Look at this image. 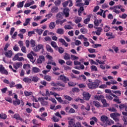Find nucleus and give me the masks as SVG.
I'll return each mask as SVG.
<instances>
[{
	"label": "nucleus",
	"instance_id": "obj_26",
	"mask_svg": "<svg viewBox=\"0 0 127 127\" xmlns=\"http://www.w3.org/2000/svg\"><path fill=\"white\" fill-rule=\"evenodd\" d=\"M55 26H56V24L54 22H52L49 24V28L50 29H54V28H55Z\"/></svg>",
	"mask_w": 127,
	"mask_h": 127
},
{
	"label": "nucleus",
	"instance_id": "obj_45",
	"mask_svg": "<svg viewBox=\"0 0 127 127\" xmlns=\"http://www.w3.org/2000/svg\"><path fill=\"white\" fill-rule=\"evenodd\" d=\"M90 69L91 71H98V68H97V66H96V65H92L90 67Z\"/></svg>",
	"mask_w": 127,
	"mask_h": 127
},
{
	"label": "nucleus",
	"instance_id": "obj_39",
	"mask_svg": "<svg viewBox=\"0 0 127 127\" xmlns=\"http://www.w3.org/2000/svg\"><path fill=\"white\" fill-rule=\"evenodd\" d=\"M82 21V18L80 17H77L76 19L75 20V23H79Z\"/></svg>",
	"mask_w": 127,
	"mask_h": 127
},
{
	"label": "nucleus",
	"instance_id": "obj_13",
	"mask_svg": "<svg viewBox=\"0 0 127 127\" xmlns=\"http://www.w3.org/2000/svg\"><path fill=\"white\" fill-rule=\"evenodd\" d=\"M59 40L61 42V43L63 45H64V46H65V47H68V46L69 45V44L67 43L66 41H65V40H64V39L61 38V39H59Z\"/></svg>",
	"mask_w": 127,
	"mask_h": 127
},
{
	"label": "nucleus",
	"instance_id": "obj_51",
	"mask_svg": "<svg viewBox=\"0 0 127 127\" xmlns=\"http://www.w3.org/2000/svg\"><path fill=\"white\" fill-rule=\"evenodd\" d=\"M71 60H78L79 59V58H78V57L74 55H71Z\"/></svg>",
	"mask_w": 127,
	"mask_h": 127
},
{
	"label": "nucleus",
	"instance_id": "obj_15",
	"mask_svg": "<svg viewBox=\"0 0 127 127\" xmlns=\"http://www.w3.org/2000/svg\"><path fill=\"white\" fill-rule=\"evenodd\" d=\"M95 99H96V100H98V101H103V100L105 99V96H104L103 95H99V96H95Z\"/></svg>",
	"mask_w": 127,
	"mask_h": 127
},
{
	"label": "nucleus",
	"instance_id": "obj_54",
	"mask_svg": "<svg viewBox=\"0 0 127 127\" xmlns=\"http://www.w3.org/2000/svg\"><path fill=\"white\" fill-rule=\"evenodd\" d=\"M31 47H34L35 46V41L33 40H31L30 42Z\"/></svg>",
	"mask_w": 127,
	"mask_h": 127
},
{
	"label": "nucleus",
	"instance_id": "obj_61",
	"mask_svg": "<svg viewBox=\"0 0 127 127\" xmlns=\"http://www.w3.org/2000/svg\"><path fill=\"white\" fill-rule=\"evenodd\" d=\"M6 91H7V87H5V88L1 89L2 94H5V93H6Z\"/></svg>",
	"mask_w": 127,
	"mask_h": 127
},
{
	"label": "nucleus",
	"instance_id": "obj_21",
	"mask_svg": "<svg viewBox=\"0 0 127 127\" xmlns=\"http://www.w3.org/2000/svg\"><path fill=\"white\" fill-rule=\"evenodd\" d=\"M93 104L94 105V106H95V107H96V108H101V104L100 103V102H98L97 101H94L93 102Z\"/></svg>",
	"mask_w": 127,
	"mask_h": 127
},
{
	"label": "nucleus",
	"instance_id": "obj_1",
	"mask_svg": "<svg viewBox=\"0 0 127 127\" xmlns=\"http://www.w3.org/2000/svg\"><path fill=\"white\" fill-rule=\"evenodd\" d=\"M100 84H102V81L99 79H96L93 82L88 83L87 86L90 90H95V89L99 88Z\"/></svg>",
	"mask_w": 127,
	"mask_h": 127
},
{
	"label": "nucleus",
	"instance_id": "obj_48",
	"mask_svg": "<svg viewBox=\"0 0 127 127\" xmlns=\"http://www.w3.org/2000/svg\"><path fill=\"white\" fill-rule=\"evenodd\" d=\"M114 102H117V104H121L122 102L120 101V99H119V97H116L113 99Z\"/></svg>",
	"mask_w": 127,
	"mask_h": 127
},
{
	"label": "nucleus",
	"instance_id": "obj_16",
	"mask_svg": "<svg viewBox=\"0 0 127 127\" xmlns=\"http://www.w3.org/2000/svg\"><path fill=\"white\" fill-rule=\"evenodd\" d=\"M12 104L14 106H18L19 105H20V100L19 99L13 100Z\"/></svg>",
	"mask_w": 127,
	"mask_h": 127
},
{
	"label": "nucleus",
	"instance_id": "obj_62",
	"mask_svg": "<svg viewBox=\"0 0 127 127\" xmlns=\"http://www.w3.org/2000/svg\"><path fill=\"white\" fill-rule=\"evenodd\" d=\"M14 51H18L19 50V48L17 46V45H15L13 48Z\"/></svg>",
	"mask_w": 127,
	"mask_h": 127
},
{
	"label": "nucleus",
	"instance_id": "obj_52",
	"mask_svg": "<svg viewBox=\"0 0 127 127\" xmlns=\"http://www.w3.org/2000/svg\"><path fill=\"white\" fill-rule=\"evenodd\" d=\"M106 99H107V100H110V101H112V100H113V97L109 94H106Z\"/></svg>",
	"mask_w": 127,
	"mask_h": 127
},
{
	"label": "nucleus",
	"instance_id": "obj_60",
	"mask_svg": "<svg viewBox=\"0 0 127 127\" xmlns=\"http://www.w3.org/2000/svg\"><path fill=\"white\" fill-rule=\"evenodd\" d=\"M88 51L89 52V53H95L96 52V50L95 49H88Z\"/></svg>",
	"mask_w": 127,
	"mask_h": 127
},
{
	"label": "nucleus",
	"instance_id": "obj_8",
	"mask_svg": "<svg viewBox=\"0 0 127 127\" xmlns=\"http://www.w3.org/2000/svg\"><path fill=\"white\" fill-rule=\"evenodd\" d=\"M100 121H101L102 123H104V124H105V123H108L109 121V118L105 115H103L100 118Z\"/></svg>",
	"mask_w": 127,
	"mask_h": 127
},
{
	"label": "nucleus",
	"instance_id": "obj_36",
	"mask_svg": "<svg viewBox=\"0 0 127 127\" xmlns=\"http://www.w3.org/2000/svg\"><path fill=\"white\" fill-rule=\"evenodd\" d=\"M78 39H84V41H88V38L85 37L83 35H80L78 37Z\"/></svg>",
	"mask_w": 127,
	"mask_h": 127
},
{
	"label": "nucleus",
	"instance_id": "obj_7",
	"mask_svg": "<svg viewBox=\"0 0 127 127\" xmlns=\"http://www.w3.org/2000/svg\"><path fill=\"white\" fill-rule=\"evenodd\" d=\"M22 66V63L21 62H17L16 64H13V66L14 69L17 70L19 68H20Z\"/></svg>",
	"mask_w": 127,
	"mask_h": 127
},
{
	"label": "nucleus",
	"instance_id": "obj_58",
	"mask_svg": "<svg viewBox=\"0 0 127 127\" xmlns=\"http://www.w3.org/2000/svg\"><path fill=\"white\" fill-rule=\"evenodd\" d=\"M53 120L54 121V122H55V123H57L58 122H59V121H60V119H58L57 117L54 116L53 117Z\"/></svg>",
	"mask_w": 127,
	"mask_h": 127
},
{
	"label": "nucleus",
	"instance_id": "obj_5",
	"mask_svg": "<svg viewBox=\"0 0 127 127\" xmlns=\"http://www.w3.org/2000/svg\"><path fill=\"white\" fill-rule=\"evenodd\" d=\"M83 97H84V99L86 100V101H89V99L91 98V95H90V93L86 92H84L82 94Z\"/></svg>",
	"mask_w": 127,
	"mask_h": 127
},
{
	"label": "nucleus",
	"instance_id": "obj_50",
	"mask_svg": "<svg viewBox=\"0 0 127 127\" xmlns=\"http://www.w3.org/2000/svg\"><path fill=\"white\" fill-rule=\"evenodd\" d=\"M9 45H10V44L9 43H6L5 44V47L4 48V51H5V52H6V51H7V49L9 47Z\"/></svg>",
	"mask_w": 127,
	"mask_h": 127
},
{
	"label": "nucleus",
	"instance_id": "obj_3",
	"mask_svg": "<svg viewBox=\"0 0 127 127\" xmlns=\"http://www.w3.org/2000/svg\"><path fill=\"white\" fill-rule=\"evenodd\" d=\"M60 79L61 81H63V82H64V83L65 84H67V83H68V82L69 81V78L65 76L64 75H61L60 76Z\"/></svg>",
	"mask_w": 127,
	"mask_h": 127
},
{
	"label": "nucleus",
	"instance_id": "obj_42",
	"mask_svg": "<svg viewBox=\"0 0 127 127\" xmlns=\"http://www.w3.org/2000/svg\"><path fill=\"white\" fill-rule=\"evenodd\" d=\"M24 94L26 97H29V96H31V95H32V93L31 92H28L27 91H25Z\"/></svg>",
	"mask_w": 127,
	"mask_h": 127
},
{
	"label": "nucleus",
	"instance_id": "obj_40",
	"mask_svg": "<svg viewBox=\"0 0 127 127\" xmlns=\"http://www.w3.org/2000/svg\"><path fill=\"white\" fill-rule=\"evenodd\" d=\"M64 28L67 30V29H73V27H71V26L70 25H65Z\"/></svg>",
	"mask_w": 127,
	"mask_h": 127
},
{
	"label": "nucleus",
	"instance_id": "obj_4",
	"mask_svg": "<svg viewBox=\"0 0 127 127\" xmlns=\"http://www.w3.org/2000/svg\"><path fill=\"white\" fill-rule=\"evenodd\" d=\"M0 72L1 74H5V75H8V72L5 68L3 67L2 64L0 65Z\"/></svg>",
	"mask_w": 127,
	"mask_h": 127
},
{
	"label": "nucleus",
	"instance_id": "obj_25",
	"mask_svg": "<svg viewBox=\"0 0 127 127\" xmlns=\"http://www.w3.org/2000/svg\"><path fill=\"white\" fill-rule=\"evenodd\" d=\"M51 46H52V47H53L55 49H57L58 48V47L57 46V43H56V42L55 41H52L51 42Z\"/></svg>",
	"mask_w": 127,
	"mask_h": 127
},
{
	"label": "nucleus",
	"instance_id": "obj_18",
	"mask_svg": "<svg viewBox=\"0 0 127 127\" xmlns=\"http://www.w3.org/2000/svg\"><path fill=\"white\" fill-rule=\"evenodd\" d=\"M14 119H15L17 121H22V118H20V116L18 114H15L13 115Z\"/></svg>",
	"mask_w": 127,
	"mask_h": 127
},
{
	"label": "nucleus",
	"instance_id": "obj_43",
	"mask_svg": "<svg viewBox=\"0 0 127 127\" xmlns=\"http://www.w3.org/2000/svg\"><path fill=\"white\" fill-rule=\"evenodd\" d=\"M7 118V116L6 114H0V118L2 120H6Z\"/></svg>",
	"mask_w": 127,
	"mask_h": 127
},
{
	"label": "nucleus",
	"instance_id": "obj_9",
	"mask_svg": "<svg viewBox=\"0 0 127 127\" xmlns=\"http://www.w3.org/2000/svg\"><path fill=\"white\" fill-rule=\"evenodd\" d=\"M70 12V9L68 8H65L64 9V14L65 15V17H69V12Z\"/></svg>",
	"mask_w": 127,
	"mask_h": 127
},
{
	"label": "nucleus",
	"instance_id": "obj_2",
	"mask_svg": "<svg viewBox=\"0 0 127 127\" xmlns=\"http://www.w3.org/2000/svg\"><path fill=\"white\" fill-rule=\"evenodd\" d=\"M45 61V57H44V56H39L38 59L36 61V64H42L43 62Z\"/></svg>",
	"mask_w": 127,
	"mask_h": 127
},
{
	"label": "nucleus",
	"instance_id": "obj_47",
	"mask_svg": "<svg viewBox=\"0 0 127 127\" xmlns=\"http://www.w3.org/2000/svg\"><path fill=\"white\" fill-rule=\"evenodd\" d=\"M9 87H10V88H13V87H15V82L11 81L9 83Z\"/></svg>",
	"mask_w": 127,
	"mask_h": 127
},
{
	"label": "nucleus",
	"instance_id": "obj_57",
	"mask_svg": "<svg viewBox=\"0 0 127 127\" xmlns=\"http://www.w3.org/2000/svg\"><path fill=\"white\" fill-rule=\"evenodd\" d=\"M5 101H6V102H8L10 104H11V103H12V99H11V98H10V97H7V98H5Z\"/></svg>",
	"mask_w": 127,
	"mask_h": 127
},
{
	"label": "nucleus",
	"instance_id": "obj_27",
	"mask_svg": "<svg viewBox=\"0 0 127 127\" xmlns=\"http://www.w3.org/2000/svg\"><path fill=\"white\" fill-rule=\"evenodd\" d=\"M111 29V27L109 25H105L103 28L104 32H109Z\"/></svg>",
	"mask_w": 127,
	"mask_h": 127
},
{
	"label": "nucleus",
	"instance_id": "obj_49",
	"mask_svg": "<svg viewBox=\"0 0 127 127\" xmlns=\"http://www.w3.org/2000/svg\"><path fill=\"white\" fill-rule=\"evenodd\" d=\"M68 3H69V1H65L64 2L62 3L63 7H66L68 6Z\"/></svg>",
	"mask_w": 127,
	"mask_h": 127
},
{
	"label": "nucleus",
	"instance_id": "obj_37",
	"mask_svg": "<svg viewBox=\"0 0 127 127\" xmlns=\"http://www.w3.org/2000/svg\"><path fill=\"white\" fill-rule=\"evenodd\" d=\"M44 79L46 81H48V82H50L51 81V76L49 75H45L44 76Z\"/></svg>",
	"mask_w": 127,
	"mask_h": 127
},
{
	"label": "nucleus",
	"instance_id": "obj_59",
	"mask_svg": "<svg viewBox=\"0 0 127 127\" xmlns=\"http://www.w3.org/2000/svg\"><path fill=\"white\" fill-rule=\"evenodd\" d=\"M90 17H88L84 20L83 22L85 23V24H88L89 21H90Z\"/></svg>",
	"mask_w": 127,
	"mask_h": 127
},
{
	"label": "nucleus",
	"instance_id": "obj_12",
	"mask_svg": "<svg viewBox=\"0 0 127 127\" xmlns=\"http://www.w3.org/2000/svg\"><path fill=\"white\" fill-rule=\"evenodd\" d=\"M41 70L39 69V68L37 67H32V73H39V72H40Z\"/></svg>",
	"mask_w": 127,
	"mask_h": 127
},
{
	"label": "nucleus",
	"instance_id": "obj_32",
	"mask_svg": "<svg viewBox=\"0 0 127 127\" xmlns=\"http://www.w3.org/2000/svg\"><path fill=\"white\" fill-rule=\"evenodd\" d=\"M24 2H25V1H20L17 5V7L18 8H19L20 7H23V4H24Z\"/></svg>",
	"mask_w": 127,
	"mask_h": 127
},
{
	"label": "nucleus",
	"instance_id": "obj_20",
	"mask_svg": "<svg viewBox=\"0 0 127 127\" xmlns=\"http://www.w3.org/2000/svg\"><path fill=\"white\" fill-rule=\"evenodd\" d=\"M57 33L58 34H60L61 35H62V34H64V29L62 28H58L56 31Z\"/></svg>",
	"mask_w": 127,
	"mask_h": 127
},
{
	"label": "nucleus",
	"instance_id": "obj_24",
	"mask_svg": "<svg viewBox=\"0 0 127 127\" xmlns=\"http://www.w3.org/2000/svg\"><path fill=\"white\" fill-rule=\"evenodd\" d=\"M111 118H117V117H121V114L119 113H114L110 114Z\"/></svg>",
	"mask_w": 127,
	"mask_h": 127
},
{
	"label": "nucleus",
	"instance_id": "obj_11",
	"mask_svg": "<svg viewBox=\"0 0 127 127\" xmlns=\"http://www.w3.org/2000/svg\"><path fill=\"white\" fill-rule=\"evenodd\" d=\"M59 11V9L57 6H53L51 9V12L53 13H57Z\"/></svg>",
	"mask_w": 127,
	"mask_h": 127
},
{
	"label": "nucleus",
	"instance_id": "obj_44",
	"mask_svg": "<svg viewBox=\"0 0 127 127\" xmlns=\"http://www.w3.org/2000/svg\"><path fill=\"white\" fill-rule=\"evenodd\" d=\"M64 98L65 99V100H67L68 101H72V100H73L72 97L68 95H64Z\"/></svg>",
	"mask_w": 127,
	"mask_h": 127
},
{
	"label": "nucleus",
	"instance_id": "obj_19",
	"mask_svg": "<svg viewBox=\"0 0 127 127\" xmlns=\"http://www.w3.org/2000/svg\"><path fill=\"white\" fill-rule=\"evenodd\" d=\"M64 60H70L71 59V57L70 55L67 53H64Z\"/></svg>",
	"mask_w": 127,
	"mask_h": 127
},
{
	"label": "nucleus",
	"instance_id": "obj_34",
	"mask_svg": "<svg viewBox=\"0 0 127 127\" xmlns=\"http://www.w3.org/2000/svg\"><path fill=\"white\" fill-rule=\"evenodd\" d=\"M23 69H25V70H28V69H30V64H24L23 65Z\"/></svg>",
	"mask_w": 127,
	"mask_h": 127
},
{
	"label": "nucleus",
	"instance_id": "obj_38",
	"mask_svg": "<svg viewBox=\"0 0 127 127\" xmlns=\"http://www.w3.org/2000/svg\"><path fill=\"white\" fill-rule=\"evenodd\" d=\"M47 64L48 65L52 64L54 66H56V63L53 62V60H49Z\"/></svg>",
	"mask_w": 127,
	"mask_h": 127
},
{
	"label": "nucleus",
	"instance_id": "obj_22",
	"mask_svg": "<svg viewBox=\"0 0 127 127\" xmlns=\"http://www.w3.org/2000/svg\"><path fill=\"white\" fill-rule=\"evenodd\" d=\"M57 19H62L63 18V13L62 12H59L56 15Z\"/></svg>",
	"mask_w": 127,
	"mask_h": 127
},
{
	"label": "nucleus",
	"instance_id": "obj_14",
	"mask_svg": "<svg viewBox=\"0 0 127 127\" xmlns=\"http://www.w3.org/2000/svg\"><path fill=\"white\" fill-rule=\"evenodd\" d=\"M46 48L48 52H50V53H53V49H52V48H51V46H50V45H47L46 46Z\"/></svg>",
	"mask_w": 127,
	"mask_h": 127
},
{
	"label": "nucleus",
	"instance_id": "obj_33",
	"mask_svg": "<svg viewBox=\"0 0 127 127\" xmlns=\"http://www.w3.org/2000/svg\"><path fill=\"white\" fill-rule=\"evenodd\" d=\"M61 2H62L61 0H56L54 2V4H55L56 6L58 7V6H59V5H60L61 4Z\"/></svg>",
	"mask_w": 127,
	"mask_h": 127
},
{
	"label": "nucleus",
	"instance_id": "obj_46",
	"mask_svg": "<svg viewBox=\"0 0 127 127\" xmlns=\"http://www.w3.org/2000/svg\"><path fill=\"white\" fill-rule=\"evenodd\" d=\"M31 80L33 82L36 83L37 82H38V77L36 76H33Z\"/></svg>",
	"mask_w": 127,
	"mask_h": 127
},
{
	"label": "nucleus",
	"instance_id": "obj_56",
	"mask_svg": "<svg viewBox=\"0 0 127 127\" xmlns=\"http://www.w3.org/2000/svg\"><path fill=\"white\" fill-rule=\"evenodd\" d=\"M58 86H60L61 87H65V84L61 81H58Z\"/></svg>",
	"mask_w": 127,
	"mask_h": 127
},
{
	"label": "nucleus",
	"instance_id": "obj_23",
	"mask_svg": "<svg viewBox=\"0 0 127 127\" xmlns=\"http://www.w3.org/2000/svg\"><path fill=\"white\" fill-rule=\"evenodd\" d=\"M103 105V107L104 108H107V107H109V104H108V103H107V100H106V99H103L101 101Z\"/></svg>",
	"mask_w": 127,
	"mask_h": 127
},
{
	"label": "nucleus",
	"instance_id": "obj_63",
	"mask_svg": "<svg viewBox=\"0 0 127 127\" xmlns=\"http://www.w3.org/2000/svg\"><path fill=\"white\" fill-rule=\"evenodd\" d=\"M72 91L73 92H75L76 93H78V92H79V91H80V90L78 88L74 87L72 89Z\"/></svg>",
	"mask_w": 127,
	"mask_h": 127
},
{
	"label": "nucleus",
	"instance_id": "obj_17",
	"mask_svg": "<svg viewBox=\"0 0 127 127\" xmlns=\"http://www.w3.org/2000/svg\"><path fill=\"white\" fill-rule=\"evenodd\" d=\"M23 81L25 82V83H31L32 82L31 78H29L28 77H24Z\"/></svg>",
	"mask_w": 127,
	"mask_h": 127
},
{
	"label": "nucleus",
	"instance_id": "obj_35",
	"mask_svg": "<svg viewBox=\"0 0 127 127\" xmlns=\"http://www.w3.org/2000/svg\"><path fill=\"white\" fill-rule=\"evenodd\" d=\"M30 23V18H27L25 20V23H23L24 26H27L28 24Z\"/></svg>",
	"mask_w": 127,
	"mask_h": 127
},
{
	"label": "nucleus",
	"instance_id": "obj_6",
	"mask_svg": "<svg viewBox=\"0 0 127 127\" xmlns=\"http://www.w3.org/2000/svg\"><path fill=\"white\" fill-rule=\"evenodd\" d=\"M5 56L7 57V58H11V57L13 55L12 51L8 50L7 52H5L4 53Z\"/></svg>",
	"mask_w": 127,
	"mask_h": 127
},
{
	"label": "nucleus",
	"instance_id": "obj_30",
	"mask_svg": "<svg viewBox=\"0 0 127 127\" xmlns=\"http://www.w3.org/2000/svg\"><path fill=\"white\" fill-rule=\"evenodd\" d=\"M82 11H84V7L80 6L79 9L78 10V14L79 16L82 15Z\"/></svg>",
	"mask_w": 127,
	"mask_h": 127
},
{
	"label": "nucleus",
	"instance_id": "obj_10",
	"mask_svg": "<svg viewBox=\"0 0 127 127\" xmlns=\"http://www.w3.org/2000/svg\"><path fill=\"white\" fill-rule=\"evenodd\" d=\"M66 21H67V19H64V20H62L61 19H58L56 20V23L57 25L60 24V25H62V24H63L64 22H66Z\"/></svg>",
	"mask_w": 127,
	"mask_h": 127
},
{
	"label": "nucleus",
	"instance_id": "obj_53",
	"mask_svg": "<svg viewBox=\"0 0 127 127\" xmlns=\"http://www.w3.org/2000/svg\"><path fill=\"white\" fill-rule=\"evenodd\" d=\"M15 87L16 89H22V85L20 83L15 85Z\"/></svg>",
	"mask_w": 127,
	"mask_h": 127
},
{
	"label": "nucleus",
	"instance_id": "obj_55",
	"mask_svg": "<svg viewBox=\"0 0 127 127\" xmlns=\"http://www.w3.org/2000/svg\"><path fill=\"white\" fill-rule=\"evenodd\" d=\"M112 48L114 49L116 53H118V52L119 51V47H116V46L114 45L113 46Z\"/></svg>",
	"mask_w": 127,
	"mask_h": 127
},
{
	"label": "nucleus",
	"instance_id": "obj_28",
	"mask_svg": "<svg viewBox=\"0 0 127 127\" xmlns=\"http://www.w3.org/2000/svg\"><path fill=\"white\" fill-rule=\"evenodd\" d=\"M101 22H102L101 19H100V20L96 19L94 21V23L96 26H99V25H100V23H101Z\"/></svg>",
	"mask_w": 127,
	"mask_h": 127
},
{
	"label": "nucleus",
	"instance_id": "obj_31",
	"mask_svg": "<svg viewBox=\"0 0 127 127\" xmlns=\"http://www.w3.org/2000/svg\"><path fill=\"white\" fill-rule=\"evenodd\" d=\"M126 106H127V105L122 103L119 106V108L120 111H122V110L126 109Z\"/></svg>",
	"mask_w": 127,
	"mask_h": 127
},
{
	"label": "nucleus",
	"instance_id": "obj_64",
	"mask_svg": "<svg viewBox=\"0 0 127 127\" xmlns=\"http://www.w3.org/2000/svg\"><path fill=\"white\" fill-rule=\"evenodd\" d=\"M74 127H81L82 126L80 122H77L74 126Z\"/></svg>",
	"mask_w": 127,
	"mask_h": 127
},
{
	"label": "nucleus",
	"instance_id": "obj_41",
	"mask_svg": "<svg viewBox=\"0 0 127 127\" xmlns=\"http://www.w3.org/2000/svg\"><path fill=\"white\" fill-rule=\"evenodd\" d=\"M57 49H58L59 53L62 54L64 53V49L61 47H58Z\"/></svg>",
	"mask_w": 127,
	"mask_h": 127
},
{
	"label": "nucleus",
	"instance_id": "obj_29",
	"mask_svg": "<svg viewBox=\"0 0 127 127\" xmlns=\"http://www.w3.org/2000/svg\"><path fill=\"white\" fill-rule=\"evenodd\" d=\"M80 32L82 34H86L88 32V29H86L85 27H82L80 29Z\"/></svg>",
	"mask_w": 127,
	"mask_h": 127
}]
</instances>
